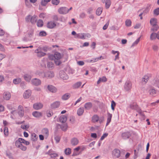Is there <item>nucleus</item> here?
Masks as SVG:
<instances>
[{
  "label": "nucleus",
  "instance_id": "nucleus-1",
  "mask_svg": "<svg viewBox=\"0 0 159 159\" xmlns=\"http://www.w3.org/2000/svg\"><path fill=\"white\" fill-rule=\"evenodd\" d=\"M61 57V53L57 52H56L54 55H51L49 56V59L51 60H54L56 65L58 66L61 63L60 60Z\"/></svg>",
  "mask_w": 159,
  "mask_h": 159
},
{
  "label": "nucleus",
  "instance_id": "nucleus-2",
  "mask_svg": "<svg viewBox=\"0 0 159 159\" xmlns=\"http://www.w3.org/2000/svg\"><path fill=\"white\" fill-rule=\"evenodd\" d=\"M38 19V16L36 15L32 16L30 15L27 16L25 18V21L27 22H31L32 24H35Z\"/></svg>",
  "mask_w": 159,
  "mask_h": 159
},
{
  "label": "nucleus",
  "instance_id": "nucleus-3",
  "mask_svg": "<svg viewBox=\"0 0 159 159\" xmlns=\"http://www.w3.org/2000/svg\"><path fill=\"white\" fill-rule=\"evenodd\" d=\"M103 120L104 117H100L97 114L94 115L92 117V121L93 123L99 122L100 124H101Z\"/></svg>",
  "mask_w": 159,
  "mask_h": 159
},
{
  "label": "nucleus",
  "instance_id": "nucleus-4",
  "mask_svg": "<svg viewBox=\"0 0 159 159\" xmlns=\"http://www.w3.org/2000/svg\"><path fill=\"white\" fill-rule=\"evenodd\" d=\"M132 84L130 81L127 80L124 86V89L127 91H129L132 88Z\"/></svg>",
  "mask_w": 159,
  "mask_h": 159
},
{
  "label": "nucleus",
  "instance_id": "nucleus-5",
  "mask_svg": "<svg viewBox=\"0 0 159 159\" xmlns=\"http://www.w3.org/2000/svg\"><path fill=\"white\" fill-rule=\"evenodd\" d=\"M59 13L61 14H65L69 12L68 8L66 7H62L58 9Z\"/></svg>",
  "mask_w": 159,
  "mask_h": 159
},
{
  "label": "nucleus",
  "instance_id": "nucleus-6",
  "mask_svg": "<svg viewBox=\"0 0 159 159\" xmlns=\"http://www.w3.org/2000/svg\"><path fill=\"white\" fill-rule=\"evenodd\" d=\"M54 75V72L52 71H50L45 72L44 77V78L50 79L53 77Z\"/></svg>",
  "mask_w": 159,
  "mask_h": 159
},
{
  "label": "nucleus",
  "instance_id": "nucleus-7",
  "mask_svg": "<svg viewBox=\"0 0 159 159\" xmlns=\"http://www.w3.org/2000/svg\"><path fill=\"white\" fill-rule=\"evenodd\" d=\"M59 75L60 78L63 80H67L69 78L67 75L63 70L60 71Z\"/></svg>",
  "mask_w": 159,
  "mask_h": 159
},
{
  "label": "nucleus",
  "instance_id": "nucleus-8",
  "mask_svg": "<svg viewBox=\"0 0 159 159\" xmlns=\"http://www.w3.org/2000/svg\"><path fill=\"white\" fill-rule=\"evenodd\" d=\"M31 84L32 85L38 86L41 84V80L38 79L34 78L31 80Z\"/></svg>",
  "mask_w": 159,
  "mask_h": 159
},
{
  "label": "nucleus",
  "instance_id": "nucleus-9",
  "mask_svg": "<svg viewBox=\"0 0 159 159\" xmlns=\"http://www.w3.org/2000/svg\"><path fill=\"white\" fill-rule=\"evenodd\" d=\"M130 107L131 109L135 110L138 112H139L141 110L136 103L131 104L130 105Z\"/></svg>",
  "mask_w": 159,
  "mask_h": 159
},
{
  "label": "nucleus",
  "instance_id": "nucleus-10",
  "mask_svg": "<svg viewBox=\"0 0 159 159\" xmlns=\"http://www.w3.org/2000/svg\"><path fill=\"white\" fill-rule=\"evenodd\" d=\"M32 91L30 89H28L25 91L23 93V96L24 98L27 99L31 95Z\"/></svg>",
  "mask_w": 159,
  "mask_h": 159
},
{
  "label": "nucleus",
  "instance_id": "nucleus-11",
  "mask_svg": "<svg viewBox=\"0 0 159 159\" xmlns=\"http://www.w3.org/2000/svg\"><path fill=\"white\" fill-rule=\"evenodd\" d=\"M120 151L117 149H115L112 151L113 156L115 158H118L120 156Z\"/></svg>",
  "mask_w": 159,
  "mask_h": 159
},
{
  "label": "nucleus",
  "instance_id": "nucleus-12",
  "mask_svg": "<svg viewBox=\"0 0 159 159\" xmlns=\"http://www.w3.org/2000/svg\"><path fill=\"white\" fill-rule=\"evenodd\" d=\"M18 112L19 116L22 117L24 115V110L23 107L21 106H19L18 108Z\"/></svg>",
  "mask_w": 159,
  "mask_h": 159
},
{
  "label": "nucleus",
  "instance_id": "nucleus-13",
  "mask_svg": "<svg viewBox=\"0 0 159 159\" xmlns=\"http://www.w3.org/2000/svg\"><path fill=\"white\" fill-rule=\"evenodd\" d=\"M47 26L48 28L52 29L56 27V24L54 21H51L48 22Z\"/></svg>",
  "mask_w": 159,
  "mask_h": 159
},
{
  "label": "nucleus",
  "instance_id": "nucleus-14",
  "mask_svg": "<svg viewBox=\"0 0 159 159\" xmlns=\"http://www.w3.org/2000/svg\"><path fill=\"white\" fill-rule=\"evenodd\" d=\"M43 104L40 102H38L34 103L33 105L34 108L36 110H39L43 107Z\"/></svg>",
  "mask_w": 159,
  "mask_h": 159
},
{
  "label": "nucleus",
  "instance_id": "nucleus-15",
  "mask_svg": "<svg viewBox=\"0 0 159 159\" xmlns=\"http://www.w3.org/2000/svg\"><path fill=\"white\" fill-rule=\"evenodd\" d=\"M11 97L10 93L8 92H5L3 93V98L4 99L6 100L10 99Z\"/></svg>",
  "mask_w": 159,
  "mask_h": 159
},
{
  "label": "nucleus",
  "instance_id": "nucleus-16",
  "mask_svg": "<svg viewBox=\"0 0 159 159\" xmlns=\"http://www.w3.org/2000/svg\"><path fill=\"white\" fill-rule=\"evenodd\" d=\"M79 142L78 139L76 138H72L70 140V143L72 145L75 146L77 145Z\"/></svg>",
  "mask_w": 159,
  "mask_h": 159
},
{
  "label": "nucleus",
  "instance_id": "nucleus-17",
  "mask_svg": "<svg viewBox=\"0 0 159 159\" xmlns=\"http://www.w3.org/2000/svg\"><path fill=\"white\" fill-rule=\"evenodd\" d=\"M112 117V114L109 112H107V121L106 124V126L108 125L111 121Z\"/></svg>",
  "mask_w": 159,
  "mask_h": 159
},
{
  "label": "nucleus",
  "instance_id": "nucleus-18",
  "mask_svg": "<svg viewBox=\"0 0 159 159\" xmlns=\"http://www.w3.org/2000/svg\"><path fill=\"white\" fill-rule=\"evenodd\" d=\"M103 3H105V7L106 9L109 8L111 4V2L110 0H102Z\"/></svg>",
  "mask_w": 159,
  "mask_h": 159
},
{
  "label": "nucleus",
  "instance_id": "nucleus-19",
  "mask_svg": "<svg viewBox=\"0 0 159 159\" xmlns=\"http://www.w3.org/2000/svg\"><path fill=\"white\" fill-rule=\"evenodd\" d=\"M48 90L52 93H55L57 92V89L52 85H49L48 86Z\"/></svg>",
  "mask_w": 159,
  "mask_h": 159
},
{
  "label": "nucleus",
  "instance_id": "nucleus-20",
  "mask_svg": "<svg viewBox=\"0 0 159 159\" xmlns=\"http://www.w3.org/2000/svg\"><path fill=\"white\" fill-rule=\"evenodd\" d=\"M80 149H81V147L80 146L75 148L72 154V156H74L79 155L80 153L78 152V151Z\"/></svg>",
  "mask_w": 159,
  "mask_h": 159
},
{
  "label": "nucleus",
  "instance_id": "nucleus-21",
  "mask_svg": "<svg viewBox=\"0 0 159 159\" xmlns=\"http://www.w3.org/2000/svg\"><path fill=\"white\" fill-rule=\"evenodd\" d=\"M121 136L123 139H126L129 137L130 136V134L129 132H127L123 133Z\"/></svg>",
  "mask_w": 159,
  "mask_h": 159
},
{
  "label": "nucleus",
  "instance_id": "nucleus-22",
  "mask_svg": "<svg viewBox=\"0 0 159 159\" xmlns=\"http://www.w3.org/2000/svg\"><path fill=\"white\" fill-rule=\"evenodd\" d=\"M67 119V116L65 115H61L60 116L59 118L60 122L62 123H65Z\"/></svg>",
  "mask_w": 159,
  "mask_h": 159
},
{
  "label": "nucleus",
  "instance_id": "nucleus-23",
  "mask_svg": "<svg viewBox=\"0 0 159 159\" xmlns=\"http://www.w3.org/2000/svg\"><path fill=\"white\" fill-rule=\"evenodd\" d=\"M45 72L42 70H37L35 72V74L37 75H39L40 78H44V76L45 74Z\"/></svg>",
  "mask_w": 159,
  "mask_h": 159
},
{
  "label": "nucleus",
  "instance_id": "nucleus-24",
  "mask_svg": "<svg viewBox=\"0 0 159 159\" xmlns=\"http://www.w3.org/2000/svg\"><path fill=\"white\" fill-rule=\"evenodd\" d=\"M60 103L58 101L54 102L51 105V107L52 108H56L59 107Z\"/></svg>",
  "mask_w": 159,
  "mask_h": 159
},
{
  "label": "nucleus",
  "instance_id": "nucleus-25",
  "mask_svg": "<svg viewBox=\"0 0 159 159\" xmlns=\"http://www.w3.org/2000/svg\"><path fill=\"white\" fill-rule=\"evenodd\" d=\"M35 52L37 53V56L38 57H41L44 56L46 55V53L40 51H39L38 49L35 51Z\"/></svg>",
  "mask_w": 159,
  "mask_h": 159
},
{
  "label": "nucleus",
  "instance_id": "nucleus-26",
  "mask_svg": "<svg viewBox=\"0 0 159 159\" xmlns=\"http://www.w3.org/2000/svg\"><path fill=\"white\" fill-rule=\"evenodd\" d=\"M23 77L24 79L27 81L30 82L32 77L30 75L26 74L24 75Z\"/></svg>",
  "mask_w": 159,
  "mask_h": 159
},
{
  "label": "nucleus",
  "instance_id": "nucleus-27",
  "mask_svg": "<svg viewBox=\"0 0 159 159\" xmlns=\"http://www.w3.org/2000/svg\"><path fill=\"white\" fill-rule=\"evenodd\" d=\"M92 107V104L90 102L86 103L84 105V108L87 110L90 109Z\"/></svg>",
  "mask_w": 159,
  "mask_h": 159
},
{
  "label": "nucleus",
  "instance_id": "nucleus-28",
  "mask_svg": "<svg viewBox=\"0 0 159 159\" xmlns=\"http://www.w3.org/2000/svg\"><path fill=\"white\" fill-rule=\"evenodd\" d=\"M32 115L34 116L37 118H38L42 116L41 112L37 111L33 112L32 113Z\"/></svg>",
  "mask_w": 159,
  "mask_h": 159
},
{
  "label": "nucleus",
  "instance_id": "nucleus-29",
  "mask_svg": "<svg viewBox=\"0 0 159 159\" xmlns=\"http://www.w3.org/2000/svg\"><path fill=\"white\" fill-rule=\"evenodd\" d=\"M31 139L33 141H36L38 138V136L36 134L34 133H32L31 134Z\"/></svg>",
  "mask_w": 159,
  "mask_h": 159
},
{
  "label": "nucleus",
  "instance_id": "nucleus-30",
  "mask_svg": "<svg viewBox=\"0 0 159 159\" xmlns=\"http://www.w3.org/2000/svg\"><path fill=\"white\" fill-rule=\"evenodd\" d=\"M84 110L83 107H80L79 108L77 111V114L79 116H81L83 114L84 112Z\"/></svg>",
  "mask_w": 159,
  "mask_h": 159
},
{
  "label": "nucleus",
  "instance_id": "nucleus-31",
  "mask_svg": "<svg viewBox=\"0 0 159 159\" xmlns=\"http://www.w3.org/2000/svg\"><path fill=\"white\" fill-rule=\"evenodd\" d=\"M82 84V83L80 82H77L74 84L72 86V87L74 89H77Z\"/></svg>",
  "mask_w": 159,
  "mask_h": 159
},
{
  "label": "nucleus",
  "instance_id": "nucleus-32",
  "mask_svg": "<svg viewBox=\"0 0 159 159\" xmlns=\"http://www.w3.org/2000/svg\"><path fill=\"white\" fill-rule=\"evenodd\" d=\"M84 33H79L76 34L75 37L77 39H84Z\"/></svg>",
  "mask_w": 159,
  "mask_h": 159
},
{
  "label": "nucleus",
  "instance_id": "nucleus-33",
  "mask_svg": "<svg viewBox=\"0 0 159 159\" xmlns=\"http://www.w3.org/2000/svg\"><path fill=\"white\" fill-rule=\"evenodd\" d=\"M48 154L52 158H55L58 156V154L56 153L53 152L52 153H51L50 151H49L48 152Z\"/></svg>",
  "mask_w": 159,
  "mask_h": 159
},
{
  "label": "nucleus",
  "instance_id": "nucleus-34",
  "mask_svg": "<svg viewBox=\"0 0 159 159\" xmlns=\"http://www.w3.org/2000/svg\"><path fill=\"white\" fill-rule=\"evenodd\" d=\"M63 123L61 125V128L62 130L65 131L67 129V125L65 123Z\"/></svg>",
  "mask_w": 159,
  "mask_h": 159
},
{
  "label": "nucleus",
  "instance_id": "nucleus-35",
  "mask_svg": "<svg viewBox=\"0 0 159 159\" xmlns=\"http://www.w3.org/2000/svg\"><path fill=\"white\" fill-rule=\"evenodd\" d=\"M150 23L152 25H154L157 24V20L155 18H152L151 19Z\"/></svg>",
  "mask_w": 159,
  "mask_h": 159
},
{
  "label": "nucleus",
  "instance_id": "nucleus-36",
  "mask_svg": "<svg viewBox=\"0 0 159 159\" xmlns=\"http://www.w3.org/2000/svg\"><path fill=\"white\" fill-rule=\"evenodd\" d=\"M37 26L39 27H41L43 26V23L41 20H39L37 22Z\"/></svg>",
  "mask_w": 159,
  "mask_h": 159
},
{
  "label": "nucleus",
  "instance_id": "nucleus-37",
  "mask_svg": "<svg viewBox=\"0 0 159 159\" xmlns=\"http://www.w3.org/2000/svg\"><path fill=\"white\" fill-rule=\"evenodd\" d=\"M20 138H19L18 140H16L15 142L16 146L18 148H19L20 146V145L22 144L20 142Z\"/></svg>",
  "mask_w": 159,
  "mask_h": 159
},
{
  "label": "nucleus",
  "instance_id": "nucleus-38",
  "mask_svg": "<svg viewBox=\"0 0 159 159\" xmlns=\"http://www.w3.org/2000/svg\"><path fill=\"white\" fill-rule=\"evenodd\" d=\"M21 79L20 78L14 79L13 80V83L15 84H19L21 81Z\"/></svg>",
  "mask_w": 159,
  "mask_h": 159
},
{
  "label": "nucleus",
  "instance_id": "nucleus-39",
  "mask_svg": "<svg viewBox=\"0 0 159 159\" xmlns=\"http://www.w3.org/2000/svg\"><path fill=\"white\" fill-rule=\"evenodd\" d=\"M102 9L101 7L98 8L96 11V14L98 16H100L102 12Z\"/></svg>",
  "mask_w": 159,
  "mask_h": 159
},
{
  "label": "nucleus",
  "instance_id": "nucleus-40",
  "mask_svg": "<svg viewBox=\"0 0 159 159\" xmlns=\"http://www.w3.org/2000/svg\"><path fill=\"white\" fill-rule=\"evenodd\" d=\"M20 141L21 142V143H24L26 145H29L30 144V143L29 142L26 141L22 138H20Z\"/></svg>",
  "mask_w": 159,
  "mask_h": 159
},
{
  "label": "nucleus",
  "instance_id": "nucleus-41",
  "mask_svg": "<svg viewBox=\"0 0 159 159\" xmlns=\"http://www.w3.org/2000/svg\"><path fill=\"white\" fill-rule=\"evenodd\" d=\"M4 133L5 136L7 137L8 135V130L7 127L5 126L4 129Z\"/></svg>",
  "mask_w": 159,
  "mask_h": 159
},
{
  "label": "nucleus",
  "instance_id": "nucleus-42",
  "mask_svg": "<svg viewBox=\"0 0 159 159\" xmlns=\"http://www.w3.org/2000/svg\"><path fill=\"white\" fill-rule=\"evenodd\" d=\"M157 38L156 33H152L150 35V39L151 40H153Z\"/></svg>",
  "mask_w": 159,
  "mask_h": 159
},
{
  "label": "nucleus",
  "instance_id": "nucleus-43",
  "mask_svg": "<svg viewBox=\"0 0 159 159\" xmlns=\"http://www.w3.org/2000/svg\"><path fill=\"white\" fill-rule=\"evenodd\" d=\"M152 28L151 29V30L153 31H156L157 30H158L159 27L157 25V24L154 25H152Z\"/></svg>",
  "mask_w": 159,
  "mask_h": 159
},
{
  "label": "nucleus",
  "instance_id": "nucleus-44",
  "mask_svg": "<svg viewBox=\"0 0 159 159\" xmlns=\"http://www.w3.org/2000/svg\"><path fill=\"white\" fill-rule=\"evenodd\" d=\"M65 153L67 155H70L71 153V149L69 148L66 149L65 150Z\"/></svg>",
  "mask_w": 159,
  "mask_h": 159
},
{
  "label": "nucleus",
  "instance_id": "nucleus-45",
  "mask_svg": "<svg viewBox=\"0 0 159 159\" xmlns=\"http://www.w3.org/2000/svg\"><path fill=\"white\" fill-rule=\"evenodd\" d=\"M70 96V95L68 93H66L63 95L62 97V99L66 100L68 99Z\"/></svg>",
  "mask_w": 159,
  "mask_h": 159
},
{
  "label": "nucleus",
  "instance_id": "nucleus-46",
  "mask_svg": "<svg viewBox=\"0 0 159 159\" xmlns=\"http://www.w3.org/2000/svg\"><path fill=\"white\" fill-rule=\"evenodd\" d=\"M47 35V33L45 31H40L39 33V36L44 37Z\"/></svg>",
  "mask_w": 159,
  "mask_h": 159
},
{
  "label": "nucleus",
  "instance_id": "nucleus-47",
  "mask_svg": "<svg viewBox=\"0 0 159 159\" xmlns=\"http://www.w3.org/2000/svg\"><path fill=\"white\" fill-rule=\"evenodd\" d=\"M125 25L128 27H129L131 25V22L129 19H127L125 22Z\"/></svg>",
  "mask_w": 159,
  "mask_h": 159
},
{
  "label": "nucleus",
  "instance_id": "nucleus-48",
  "mask_svg": "<svg viewBox=\"0 0 159 159\" xmlns=\"http://www.w3.org/2000/svg\"><path fill=\"white\" fill-rule=\"evenodd\" d=\"M139 115L141 116L140 118L141 120H144L145 119V116L144 114L143 113L142 111L141 110L139 112H138Z\"/></svg>",
  "mask_w": 159,
  "mask_h": 159
},
{
  "label": "nucleus",
  "instance_id": "nucleus-49",
  "mask_svg": "<svg viewBox=\"0 0 159 159\" xmlns=\"http://www.w3.org/2000/svg\"><path fill=\"white\" fill-rule=\"evenodd\" d=\"M140 37H139V38H138L132 44V47H134L136 45H137L139 42Z\"/></svg>",
  "mask_w": 159,
  "mask_h": 159
},
{
  "label": "nucleus",
  "instance_id": "nucleus-50",
  "mask_svg": "<svg viewBox=\"0 0 159 159\" xmlns=\"http://www.w3.org/2000/svg\"><path fill=\"white\" fill-rule=\"evenodd\" d=\"M116 105V104L115 102L114 101H112L111 102V107L112 110L113 111H114L115 109V107Z\"/></svg>",
  "mask_w": 159,
  "mask_h": 159
},
{
  "label": "nucleus",
  "instance_id": "nucleus-51",
  "mask_svg": "<svg viewBox=\"0 0 159 159\" xmlns=\"http://www.w3.org/2000/svg\"><path fill=\"white\" fill-rule=\"evenodd\" d=\"M54 64L52 62L49 61L47 63V67L48 68H52L54 67Z\"/></svg>",
  "mask_w": 159,
  "mask_h": 159
},
{
  "label": "nucleus",
  "instance_id": "nucleus-52",
  "mask_svg": "<svg viewBox=\"0 0 159 159\" xmlns=\"http://www.w3.org/2000/svg\"><path fill=\"white\" fill-rule=\"evenodd\" d=\"M34 34V30H30L28 33V36L30 38L32 37Z\"/></svg>",
  "mask_w": 159,
  "mask_h": 159
},
{
  "label": "nucleus",
  "instance_id": "nucleus-53",
  "mask_svg": "<svg viewBox=\"0 0 159 159\" xmlns=\"http://www.w3.org/2000/svg\"><path fill=\"white\" fill-rule=\"evenodd\" d=\"M150 94L151 95H153L156 93V91L155 89H152L149 90Z\"/></svg>",
  "mask_w": 159,
  "mask_h": 159
},
{
  "label": "nucleus",
  "instance_id": "nucleus-54",
  "mask_svg": "<svg viewBox=\"0 0 159 159\" xmlns=\"http://www.w3.org/2000/svg\"><path fill=\"white\" fill-rule=\"evenodd\" d=\"M21 128L24 130H27L29 128V125H21Z\"/></svg>",
  "mask_w": 159,
  "mask_h": 159
},
{
  "label": "nucleus",
  "instance_id": "nucleus-55",
  "mask_svg": "<svg viewBox=\"0 0 159 159\" xmlns=\"http://www.w3.org/2000/svg\"><path fill=\"white\" fill-rule=\"evenodd\" d=\"M52 3L55 5H57L60 2L59 0H52Z\"/></svg>",
  "mask_w": 159,
  "mask_h": 159
},
{
  "label": "nucleus",
  "instance_id": "nucleus-56",
  "mask_svg": "<svg viewBox=\"0 0 159 159\" xmlns=\"http://www.w3.org/2000/svg\"><path fill=\"white\" fill-rule=\"evenodd\" d=\"M19 148L23 151H25L27 149L26 147L23 146L22 144L20 146Z\"/></svg>",
  "mask_w": 159,
  "mask_h": 159
},
{
  "label": "nucleus",
  "instance_id": "nucleus-57",
  "mask_svg": "<svg viewBox=\"0 0 159 159\" xmlns=\"http://www.w3.org/2000/svg\"><path fill=\"white\" fill-rule=\"evenodd\" d=\"M154 14L156 15L159 14V8L155 9L154 11Z\"/></svg>",
  "mask_w": 159,
  "mask_h": 159
},
{
  "label": "nucleus",
  "instance_id": "nucleus-58",
  "mask_svg": "<svg viewBox=\"0 0 159 159\" xmlns=\"http://www.w3.org/2000/svg\"><path fill=\"white\" fill-rule=\"evenodd\" d=\"M148 77L147 75H145L143 79V81L146 83L148 81Z\"/></svg>",
  "mask_w": 159,
  "mask_h": 159
},
{
  "label": "nucleus",
  "instance_id": "nucleus-59",
  "mask_svg": "<svg viewBox=\"0 0 159 159\" xmlns=\"http://www.w3.org/2000/svg\"><path fill=\"white\" fill-rule=\"evenodd\" d=\"M108 135V134L107 133H104V134L103 135L101 136V138H100V140H103L104 138H105L106 137L107 135Z\"/></svg>",
  "mask_w": 159,
  "mask_h": 159
},
{
  "label": "nucleus",
  "instance_id": "nucleus-60",
  "mask_svg": "<svg viewBox=\"0 0 159 159\" xmlns=\"http://www.w3.org/2000/svg\"><path fill=\"white\" fill-rule=\"evenodd\" d=\"M54 139L57 143H58L59 142L60 140V138L59 136L57 135L55 136Z\"/></svg>",
  "mask_w": 159,
  "mask_h": 159
},
{
  "label": "nucleus",
  "instance_id": "nucleus-61",
  "mask_svg": "<svg viewBox=\"0 0 159 159\" xmlns=\"http://www.w3.org/2000/svg\"><path fill=\"white\" fill-rule=\"evenodd\" d=\"M111 30H117L119 29V28L117 26L113 25L111 27Z\"/></svg>",
  "mask_w": 159,
  "mask_h": 159
},
{
  "label": "nucleus",
  "instance_id": "nucleus-62",
  "mask_svg": "<svg viewBox=\"0 0 159 159\" xmlns=\"http://www.w3.org/2000/svg\"><path fill=\"white\" fill-rule=\"evenodd\" d=\"M102 82H105L107 81V79L105 76H103L99 78Z\"/></svg>",
  "mask_w": 159,
  "mask_h": 159
},
{
  "label": "nucleus",
  "instance_id": "nucleus-63",
  "mask_svg": "<svg viewBox=\"0 0 159 159\" xmlns=\"http://www.w3.org/2000/svg\"><path fill=\"white\" fill-rule=\"evenodd\" d=\"M53 114V113L52 112H47L46 113V115L48 117H51Z\"/></svg>",
  "mask_w": 159,
  "mask_h": 159
},
{
  "label": "nucleus",
  "instance_id": "nucleus-64",
  "mask_svg": "<svg viewBox=\"0 0 159 159\" xmlns=\"http://www.w3.org/2000/svg\"><path fill=\"white\" fill-rule=\"evenodd\" d=\"M52 19L55 21H57L58 20V16L56 15H54L52 16Z\"/></svg>",
  "mask_w": 159,
  "mask_h": 159
}]
</instances>
